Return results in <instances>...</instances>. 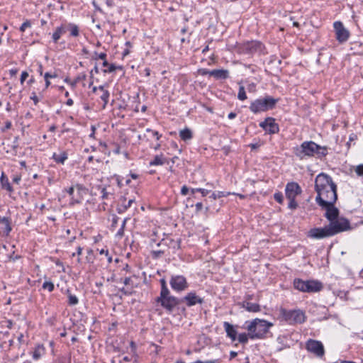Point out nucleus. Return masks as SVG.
Returning a JSON list of instances; mask_svg holds the SVG:
<instances>
[{"label":"nucleus","mask_w":363,"mask_h":363,"mask_svg":"<svg viewBox=\"0 0 363 363\" xmlns=\"http://www.w3.org/2000/svg\"><path fill=\"white\" fill-rule=\"evenodd\" d=\"M315 201L318 204L335 203L337 199V186L326 174H319L315 179Z\"/></svg>","instance_id":"f257e3e1"},{"label":"nucleus","mask_w":363,"mask_h":363,"mask_svg":"<svg viewBox=\"0 0 363 363\" xmlns=\"http://www.w3.org/2000/svg\"><path fill=\"white\" fill-rule=\"evenodd\" d=\"M245 324L250 337L252 339L261 337L272 325L264 320L257 318L251 322H246Z\"/></svg>","instance_id":"f03ea898"},{"label":"nucleus","mask_w":363,"mask_h":363,"mask_svg":"<svg viewBox=\"0 0 363 363\" xmlns=\"http://www.w3.org/2000/svg\"><path fill=\"white\" fill-rule=\"evenodd\" d=\"M278 319L285 320L289 323H302L305 321V314L301 310L289 311L284 308L279 309Z\"/></svg>","instance_id":"7ed1b4c3"},{"label":"nucleus","mask_w":363,"mask_h":363,"mask_svg":"<svg viewBox=\"0 0 363 363\" xmlns=\"http://www.w3.org/2000/svg\"><path fill=\"white\" fill-rule=\"evenodd\" d=\"M320 150H322V148L315 143L312 141L304 142L300 146L294 148V153L297 157L303 159L306 156L314 155ZM323 150H324L323 149Z\"/></svg>","instance_id":"20e7f679"},{"label":"nucleus","mask_w":363,"mask_h":363,"mask_svg":"<svg viewBox=\"0 0 363 363\" xmlns=\"http://www.w3.org/2000/svg\"><path fill=\"white\" fill-rule=\"evenodd\" d=\"M286 196L289 201L288 208L291 210H294L298 207V203L296 201L297 196L301 194V189L300 186L295 182H291L287 184L286 189Z\"/></svg>","instance_id":"39448f33"},{"label":"nucleus","mask_w":363,"mask_h":363,"mask_svg":"<svg viewBox=\"0 0 363 363\" xmlns=\"http://www.w3.org/2000/svg\"><path fill=\"white\" fill-rule=\"evenodd\" d=\"M65 191L71 197L72 204L80 203L83 200L84 196L87 193V189L79 184H77L74 186H71L69 189H65Z\"/></svg>","instance_id":"423d86ee"},{"label":"nucleus","mask_w":363,"mask_h":363,"mask_svg":"<svg viewBox=\"0 0 363 363\" xmlns=\"http://www.w3.org/2000/svg\"><path fill=\"white\" fill-rule=\"evenodd\" d=\"M329 230H330L332 233V235L333 236L335 234L341 233L342 231L347 230L350 228V223L349 221L342 217H338L333 220L330 221L328 225Z\"/></svg>","instance_id":"0eeeda50"},{"label":"nucleus","mask_w":363,"mask_h":363,"mask_svg":"<svg viewBox=\"0 0 363 363\" xmlns=\"http://www.w3.org/2000/svg\"><path fill=\"white\" fill-rule=\"evenodd\" d=\"M272 106V98L267 97L264 99H259L252 101L250 106V109L252 112L257 113L267 111Z\"/></svg>","instance_id":"6e6552de"},{"label":"nucleus","mask_w":363,"mask_h":363,"mask_svg":"<svg viewBox=\"0 0 363 363\" xmlns=\"http://www.w3.org/2000/svg\"><path fill=\"white\" fill-rule=\"evenodd\" d=\"M157 301L161 303V305L167 311H172L175 306H178L181 301L178 299L177 297L171 296L170 294L160 296L157 299Z\"/></svg>","instance_id":"1a4fd4ad"},{"label":"nucleus","mask_w":363,"mask_h":363,"mask_svg":"<svg viewBox=\"0 0 363 363\" xmlns=\"http://www.w3.org/2000/svg\"><path fill=\"white\" fill-rule=\"evenodd\" d=\"M169 284L172 289L176 291H182L188 288L186 279L182 275L172 276Z\"/></svg>","instance_id":"9d476101"},{"label":"nucleus","mask_w":363,"mask_h":363,"mask_svg":"<svg viewBox=\"0 0 363 363\" xmlns=\"http://www.w3.org/2000/svg\"><path fill=\"white\" fill-rule=\"evenodd\" d=\"M308 236L313 239H323L331 237L332 233L328 225L323 228H314L308 232Z\"/></svg>","instance_id":"9b49d317"},{"label":"nucleus","mask_w":363,"mask_h":363,"mask_svg":"<svg viewBox=\"0 0 363 363\" xmlns=\"http://www.w3.org/2000/svg\"><path fill=\"white\" fill-rule=\"evenodd\" d=\"M306 347L308 351L318 357H322L324 354V347L320 341L309 340L307 341Z\"/></svg>","instance_id":"f8f14e48"},{"label":"nucleus","mask_w":363,"mask_h":363,"mask_svg":"<svg viewBox=\"0 0 363 363\" xmlns=\"http://www.w3.org/2000/svg\"><path fill=\"white\" fill-rule=\"evenodd\" d=\"M334 28L335 31L336 38L340 43L347 41L350 37V32L346 29L343 24L337 21L334 23Z\"/></svg>","instance_id":"ddd939ff"},{"label":"nucleus","mask_w":363,"mask_h":363,"mask_svg":"<svg viewBox=\"0 0 363 363\" xmlns=\"http://www.w3.org/2000/svg\"><path fill=\"white\" fill-rule=\"evenodd\" d=\"M322 208L326 211L325 217L329 220V222L333 220L334 219L338 218L339 216V211L335 207L334 203L332 204H318Z\"/></svg>","instance_id":"4468645a"},{"label":"nucleus","mask_w":363,"mask_h":363,"mask_svg":"<svg viewBox=\"0 0 363 363\" xmlns=\"http://www.w3.org/2000/svg\"><path fill=\"white\" fill-rule=\"evenodd\" d=\"M306 292L315 293L322 290L323 284L317 280H308L306 281Z\"/></svg>","instance_id":"2eb2a0df"},{"label":"nucleus","mask_w":363,"mask_h":363,"mask_svg":"<svg viewBox=\"0 0 363 363\" xmlns=\"http://www.w3.org/2000/svg\"><path fill=\"white\" fill-rule=\"evenodd\" d=\"M184 300L186 302V305L189 307L194 306L197 303L201 304L203 299L198 296L195 292L188 293L184 297Z\"/></svg>","instance_id":"dca6fc26"},{"label":"nucleus","mask_w":363,"mask_h":363,"mask_svg":"<svg viewBox=\"0 0 363 363\" xmlns=\"http://www.w3.org/2000/svg\"><path fill=\"white\" fill-rule=\"evenodd\" d=\"M11 228L8 218L0 217V233L3 235H9L11 232Z\"/></svg>","instance_id":"f3484780"},{"label":"nucleus","mask_w":363,"mask_h":363,"mask_svg":"<svg viewBox=\"0 0 363 363\" xmlns=\"http://www.w3.org/2000/svg\"><path fill=\"white\" fill-rule=\"evenodd\" d=\"M223 326L228 337H229L233 341L235 340L237 337V331L234 328L233 325L228 322H224Z\"/></svg>","instance_id":"a211bd4d"},{"label":"nucleus","mask_w":363,"mask_h":363,"mask_svg":"<svg viewBox=\"0 0 363 363\" xmlns=\"http://www.w3.org/2000/svg\"><path fill=\"white\" fill-rule=\"evenodd\" d=\"M67 32V27L65 24H62L55 28V32L52 33V38L55 43H57L61 36Z\"/></svg>","instance_id":"6ab92c4d"},{"label":"nucleus","mask_w":363,"mask_h":363,"mask_svg":"<svg viewBox=\"0 0 363 363\" xmlns=\"http://www.w3.org/2000/svg\"><path fill=\"white\" fill-rule=\"evenodd\" d=\"M242 307L249 312H258L260 311V306L256 303H251L247 301L242 302Z\"/></svg>","instance_id":"aec40b11"},{"label":"nucleus","mask_w":363,"mask_h":363,"mask_svg":"<svg viewBox=\"0 0 363 363\" xmlns=\"http://www.w3.org/2000/svg\"><path fill=\"white\" fill-rule=\"evenodd\" d=\"M208 73L216 79H226L228 77V71L225 69H213Z\"/></svg>","instance_id":"412c9836"},{"label":"nucleus","mask_w":363,"mask_h":363,"mask_svg":"<svg viewBox=\"0 0 363 363\" xmlns=\"http://www.w3.org/2000/svg\"><path fill=\"white\" fill-rule=\"evenodd\" d=\"M259 126L262 128L268 133H272V118L268 117L264 121L259 123Z\"/></svg>","instance_id":"4be33fe9"},{"label":"nucleus","mask_w":363,"mask_h":363,"mask_svg":"<svg viewBox=\"0 0 363 363\" xmlns=\"http://www.w3.org/2000/svg\"><path fill=\"white\" fill-rule=\"evenodd\" d=\"M167 162V160L164 157L162 154L155 156L154 159L150 162V166H159L163 165Z\"/></svg>","instance_id":"5701e85b"},{"label":"nucleus","mask_w":363,"mask_h":363,"mask_svg":"<svg viewBox=\"0 0 363 363\" xmlns=\"http://www.w3.org/2000/svg\"><path fill=\"white\" fill-rule=\"evenodd\" d=\"M0 182H1V184L3 189H6L9 192L13 191V188L9 182V179L4 174V172L1 174V176L0 178Z\"/></svg>","instance_id":"b1692460"},{"label":"nucleus","mask_w":363,"mask_h":363,"mask_svg":"<svg viewBox=\"0 0 363 363\" xmlns=\"http://www.w3.org/2000/svg\"><path fill=\"white\" fill-rule=\"evenodd\" d=\"M65 27H67V31L69 30L70 32L71 36L77 37L79 35V30L77 25L73 23H67L65 24Z\"/></svg>","instance_id":"393cba45"},{"label":"nucleus","mask_w":363,"mask_h":363,"mask_svg":"<svg viewBox=\"0 0 363 363\" xmlns=\"http://www.w3.org/2000/svg\"><path fill=\"white\" fill-rule=\"evenodd\" d=\"M294 286L296 289L300 291L306 292V281H303L300 279H296L294 281Z\"/></svg>","instance_id":"a878e982"},{"label":"nucleus","mask_w":363,"mask_h":363,"mask_svg":"<svg viewBox=\"0 0 363 363\" xmlns=\"http://www.w3.org/2000/svg\"><path fill=\"white\" fill-rule=\"evenodd\" d=\"M52 157L56 162L63 164L67 159V154L65 152H62L60 154L54 153Z\"/></svg>","instance_id":"bb28decb"},{"label":"nucleus","mask_w":363,"mask_h":363,"mask_svg":"<svg viewBox=\"0 0 363 363\" xmlns=\"http://www.w3.org/2000/svg\"><path fill=\"white\" fill-rule=\"evenodd\" d=\"M180 138L186 141L192 138V133L189 128H185L179 132Z\"/></svg>","instance_id":"cd10ccee"},{"label":"nucleus","mask_w":363,"mask_h":363,"mask_svg":"<svg viewBox=\"0 0 363 363\" xmlns=\"http://www.w3.org/2000/svg\"><path fill=\"white\" fill-rule=\"evenodd\" d=\"M99 89L101 90L103 92L100 97L101 100L104 101L103 107L104 108L108 101L109 92L106 90H104L103 86H100Z\"/></svg>","instance_id":"c85d7f7f"},{"label":"nucleus","mask_w":363,"mask_h":363,"mask_svg":"<svg viewBox=\"0 0 363 363\" xmlns=\"http://www.w3.org/2000/svg\"><path fill=\"white\" fill-rule=\"evenodd\" d=\"M160 283H161V291H160L161 296L169 294L170 292L167 286V282H166L165 279H162L160 280Z\"/></svg>","instance_id":"c756f323"},{"label":"nucleus","mask_w":363,"mask_h":363,"mask_svg":"<svg viewBox=\"0 0 363 363\" xmlns=\"http://www.w3.org/2000/svg\"><path fill=\"white\" fill-rule=\"evenodd\" d=\"M67 294H68V304L69 306H75V305L78 304L79 299L75 295L72 294L69 290L67 291Z\"/></svg>","instance_id":"7c9ffc66"},{"label":"nucleus","mask_w":363,"mask_h":363,"mask_svg":"<svg viewBox=\"0 0 363 363\" xmlns=\"http://www.w3.org/2000/svg\"><path fill=\"white\" fill-rule=\"evenodd\" d=\"M230 193L229 192H225V191H217V192H213L210 198L213 199V200H216L217 199H220L221 197H225V196H227L228 195H229Z\"/></svg>","instance_id":"2f4dec72"},{"label":"nucleus","mask_w":363,"mask_h":363,"mask_svg":"<svg viewBox=\"0 0 363 363\" xmlns=\"http://www.w3.org/2000/svg\"><path fill=\"white\" fill-rule=\"evenodd\" d=\"M103 66L107 67V69L104 70V72H113L116 69V67L114 65H110L106 60L104 61Z\"/></svg>","instance_id":"473e14b6"},{"label":"nucleus","mask_w":363,"mask_h":363,"mask_svg":"<svg viewBox=\"0 0 363 363\" xmlns=\"http://www.w3.org/2000/svg\"><path fill=\"white\" fill-rule=\"evenodd\" d=\"M238 98L240 101H244L247 99L246 92L243 86H240L239 88Z\"/></svg>","instance_id":"72a5a7b5"},{"label":"nucleus","mask_w":363,"mask_h":363,"mask_svg":"<svg viewBox=\"0 0 363 363\" xmlns=\"http://www.w3.org/2000/svg\"><path fill=\"white\" fill-rule=\"evenodd\" d=\"M250 337L249 334L247 335L246 333H241L238 335V341L240 343L245 344L248 341V337Z\"/></svg>","instance_id":"f704fd0d"},{"label":"nucleus","mask_w":363,"mask_h":363,"mask_svg":"<svg viewBox=\"0 0 363 363\" xmlns=\"http://www.w3.org/2000/svg\"><path fill=\"white\" fill-rule=\"evenodd\" d=\"M43 288L44 289L48 290V291L51 292L54 290V284L51 281H45L43 284Z\"/></svg>","instance_id":"c9c22d12"},{"label":"nucleus","mask_w":363,"mask_h":363,"mask_svg":"<svg viewBox=\"0 0 363 363\" xmlns=\"http://www.w3.org/2000/svg\"><path fill=\"white\" fill-rule=\"evenodd\" d=\"M41 347H37L33 352V358L35 360L38 359L41 357Z\"/></svg>","instance_id":"e433bc0d"},{"label":"nucleus","mask_w":363,"mask_h":363,"mask_svg":"<svg viewBox=\"0 0 363 363\" xmlns=\"http://www.w3.org/2000/svg\"><path fill=\"white\" fill-rule=\"evenodd\" d=\"M128 218H125L122 223V225H121V228L118 230V231L116 233V235L119 238H122L123 236V234H124V228L125 226V223H126V221H127Z\"/></svg>","instance_id":"4c0bfd02"},{"label":"nucleus","mask_w":363,"mask_h":363,"mask_svg":"<svg viewBox=\"0 0 363 363\" xmlns=\"http://www.w3.org/2000/svg\"><path fill=\"white\" fill-rule=\"evenodd\" d=\"M134 202H135L134 199H129L128 201H126V199H123V206H125V208L128 209V208H130L131 206L132 203H133Z\"/></svg>","instance_id":"58836bf2"},{"label":"nucleus","mask_w":363,"mask_h":363,"mask_svg":"<svg viewBox=\"0 0 363 363\" xmlns=\"http://www.w3.org/2000/svg\"><path fill=\"white\" fill-rule=\"evenodd\" d=\"M274 198L279 203H282L284 201V196L281 193H276L274 194Z\"/></svg>","instance_id":"ea45409f"},{"label":"nucleus","mask_w":363,"mask_h":363,"mask_svg":"<svg viewBox=\"0 0 363 363\" xmlns=\"http://www.w3.org/2000/svg\"><path fill=\"white\" fill-rule=\"evenodd\" d=\"M30 26H31V24H30V21H26L20 27V30L21 32H24L27 28H30Z\"/></svg>","instance_id":"a19ab883"},{"label":"nucleus","mask_w":363,"mask_h":363,"mask_svg":"<svg viewBox=\"0 0 363 363\" xmlns=\"http://www.w3.org/2000/svg\"><path fill=\"white\" fill-rule=\"evenodd\" d=\"M355 172L359 176H363V164H359L355 168Z\"/></svg>","instance_id":"79ce46f5"},{"label":"nucleus","mask_w":363,"mask_h":363,"mask_svg":"<svg viewBox=\"0 0 363 363\" xmlns=\"http://www.w3.org/2000/svg\"><path fill=\"white\" fill-rule=\"evenodd\" d=\"M28 77V73L27 72H23L21 75V84H23L25 82V80Z\"/></svg>","instance_id":"37998d69"},{"label":"nucleus","mask_w":363,"mask_h":363,"mask_svg":"<svg viewBox=\"0 0 363 363\" xmlns=\"http://www.w3.org/2000/svg\"><path fill=\"white\" fill-rule=\"evenodd\" d=\"M57 77V74L55 73L51 74L49 72H46L44 75L45 79H50V78H55Z\"/></svg>","instance_id":"c03bdc74"},{"label":"nucleus","mask_w":363,"mask_h":363,"mask_svg":"<svg viewBox=\"0 0 363 363\" xmlns=\"http://www.w3.org/2000/svg\"><path fill=\"white\" fill-rule=\"evenodd\" d=\"M196 190L198 192H200L203 196H206L210 191L208 190L201 189V188H197Z\"/></svg>","instance_id":"a18cd8bd"},{"label":"nucleus","mask_w":363,"mask_h":363,"mask_svg":"<svg viewBox=\"0 0 363 363\" xmlns=\"http://www.w3.org/2000/svg\"><path fill=\"white\" fill-rule=\"evenodd\" d=\"M30 99H32L35 105H36L39 102L38 97L37 96L35 93H32V95L30 96Z\"/></svg>","instance_id":"49530a36"},{"label":"nucleus","mask_w":363,"mask_h":363,"mask_svg":"<svg viewBox=\"0 0 363 363\" xmlns=\"http://www.w3.org/2000/svg\"><path fill=\"white\" fill-rule=\"evenodd\" d=\"M189 191V189L186 186H183L181 189V194L183 196H186L188 194Z\"/></svg>","instance_id":"de8ad7c7"},{"label":"nucleus","mask_w":363,"mask_h":363,"mask_svg":"<svg viewBox=\"0 0 363 363\" xmlns=\"http://www.w3.org/2000/svg\"><path fill=\"white\" fill-rule=\"evenodd\" d=\"M127 209L125 208V206H123V203L120 204L117 208V211L119 213H124Z\"/></svg>","instance_id":"09e8293b"},{"label":"nucleus","mask_w":363,"mask_h":363,"mask_svg":"<svg viewBox=\"0 0 363 363\" xmlns=\"http://www.w3.org/2000/svg\"><path fill=\"white\" fill-rule=\"evenodd\" d=\"M152 136L155 137L156 139L158 140H160V138H161L162 135L160 134L156 130H153L152 131Z\"/></svg>","instance_id":"8fccbe9b"},{"label":"nucleus","mask_w":363,"mask_h":363,"mask_svg":"<svg viewBox=\"0 0 363 363\" xmlns=\"http://www.w3.org/2000/svg\"><path fill=\"white\" fill-rule=\"evenodd\" d=\"M95 55H96L98 56V58H99L101 60H103L104 61L106 60V53L101 52L100 54H97L96 52Z\"/></svg>","instance_id":"3c124183"},{"label":"nucleus","mask_w":363,"mask_h":363,"mask_svg":"<svg viewBox=\"0 0 363 363\" xmlns=\"http://www.w3.org/2000/svg\"><path fill=\"white\" fill-rule=\"evenodd\" d=\"M101 193H102V196H101V197H102V199H107V198H108V193L106 191V189H104H104H102V191H101Z\"/></svg>","instance_id":"603ef678"},{"label":"nucleus","mask_w":363,"mask_h":363,"mask_svg":"<svg viewBox=\"0 0 363 363\" xmlns=\"http://www.w3.org/2000/svg\"><path fill=\"white\" fill-rule=\"evenodd\" d=\"M195 208H196V210L197 211H201V210H202V208H203V203H200V202L196 203V205H195Z\"/></svg>","instance_id":"864d4df0"},{"label":"nucleus","mask_w":363,"mask_h":363,"mask_svg":"<svg viewBox=\"0 0 363 363\" xmlns=\"http://www.w3.org/2000/svg\"><path fill=\"white\" fill-rule=\"evenodd\" d=\"M100 255H104L105 256H108V250L106 249H101L99 250Z\"/></svg>","instance_id":"5fc2aeb1"},{"label":"nucleus","mask_w":363,"mask_h":363,"mask_svg":"<svg viewBox=\"0 0 363 363\" xmlns=\"http://www.w3.org/2000/svg\"><path fill=\"white\" fill-rule=\"evenodd\" d=\"M9 73L11 76H15L18 73V69H12L9 70Z\"/></svg>","instance_id":"6e6d98bb"},{"label":"nucleus","mask_w":363,"mask_h":363,"mask_svg":"<svg viewBox=\"0 0 363 363\" xmlns=\"http://www.w3.org/2000/svg\"><path fill=\"white\" fill-rule=\"evenodd\" d=\"M118 217H116V216H114V217L113 218V220H112V227H115V226H116V223H117V222H118Z\"/></svg>","instance_id":"4d7b16f0"},{"label":"nucleus","mask_w":363,"mask_h":363,"mask_svg":"<svg viewBox=\"0 0 363 363\" xmlns=\"http://www.w3.org/2000/svg\"><path fill=\"white\" fill-rule=\"evenodd\" d=\"M20 180H21V177H20V176H16V177H13V182L14 183H16V184H18V182H20Z\"/></svg>","instance_id":"13d9d810"},{"label":"nucleus","mask_w":363,"mask_h":363,"mask_svg":"<svg viewBox=\"0 0 363 363\" xmlns=\"http://www.w3.org/2000/svg\"><path fill=\"white\" fill-rule=\"evenodd\" d=\"M228 118L229 119H233L236 117V113H233V112H231L228 114Z\"/></svg>","instance_id":"bf43d9fd"},{"label":"nucleus","mask_w":363,"mask_h":363,"mask_svg":"<svg viewBox=\"0 0 363 363\" xmlns=\"http://www.w3.org/2000/svg\"><path fill=\"white\" fill-rule=\"evenodd\" d=\"M130 277H126L123 280V284L125 285H128L130 284Z\"/></svg>","instance_id":"052dcab7"},{"label":"nucleus","mask_w":363,"mask_h":363,"mask_svg":"<svg viewBox=\"0 0 363 363\" xmlns=\"http://www.w3.org/2000/svg\"><path fill=\"white\" fill-rule=\"evenodd\" d=\"M238 355V353L234 351H231L230 353V359L235 358Z\"/></svg>","instance_id":"680f3d73"},{"label":"nucleus","mask_w":363,"mask_h":363,"mask_svg":"<svg viewBox=\"0 0 363 363\" xmlns=\"http://www.w3.org/2000/svg\"><path fill=\"white\" fill-rule=\"evenodd\" d=\"M94 72L95 73H99V68H98V67H97V66H95V67H94V69H91V71L90 74L92 75Z\"/></svg>","instance_id":"e2e57ef3"},{"label":"nucleus","mask_w":363,"mask_h":363,"mask_svg":"<svg viewBox=\"0 0 363 363\" xmlns=\"http://www.w3.org/2000/svg\"><path fill=\"white\" fill-rule=\"evenodd\" d=\"M82 248L81 247H78L77 249V254L78 255H80L82 254Z\"/></svg>","instance_id":"0e129e2a"},{"label":"nucleus","mask_w":363,"mask_h":363,"mask_svg":"<svg viewBox=\"0 0 363 363\" xmlns=\"http://www.w3.org/2000/svg\"><path fill=\"white\" fill-rule=\"evenodd\" d=\"M286 340V337H278L277 341L280 342L282 344H284V341Z\"/></svg>","instance_id":"69168bd1"},{"label":"nucleus","mask_w":363,"mask_h":363,"mask_svg":"<svg viewBox=\"0 0 363 363\" xmlns=\"http://www.w3.org/2000/svg\"><path fill=\"white\" fill-rule=\"evenodd\" d=\"M67 106H72L73 104V100L71 99H69L67 101Z\"/></svg>","instance_id":"338daca9"},{"label":"nucleus","mask_w":363,"mask_h":363,"mask_svg":"<svg viewBox=\"0 0 363 363\" xmlns=\"http://www.w3.org/2000/svg\"><path fill=\"white\" fill-rule=\"evenodd\" d=\"M130 361V359L128 357L125 356L123 358L122 361L121 362V363H122L123 362H129Z\"/></svg>","instance_id":"774afa93"}]
</instances>
